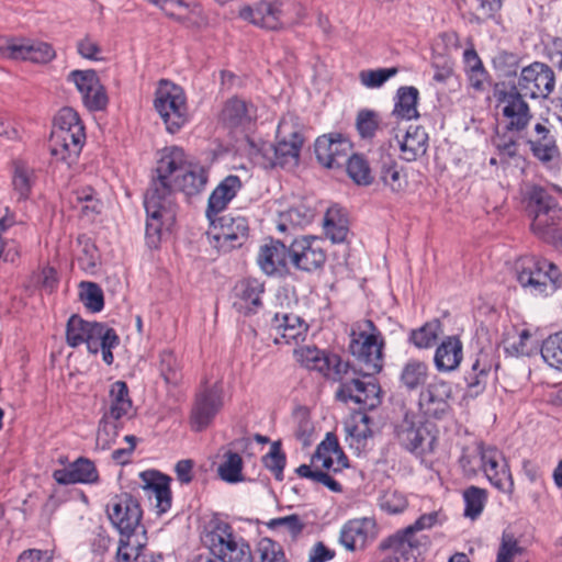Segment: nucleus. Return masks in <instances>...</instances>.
I'll return each instance as SVG.
<instances>
[{
    "label": "nucleus",
    "instance_id": "obj_55",
    "mask_svg": "<svg viewBox=\"0 0 562 562\" xmlns=\"http://www.w3.org/2000/svg\"><path fill=\"white\" fill-rule=\"evenodd\" d=\"M160 375L167 384H177L181 379L180 364L176 355L170 350H164L159 355Z\"/></svg>",
    "mask_w": 562,
    "mask_h": 562
},
{
    "label": "nucleus",
    "instance_id": "obj_63",
    "mask_svg": "<svg viewBox=\"0 0 562 562\" xmlns=\"http://www.w3.org/2000/svg\"><path fill=\"white\" fill-rule=\"evenodd\" d=\"M356 125L361 137H372L379 125L376 113L369 110L360 111L357 116Z\"/></svg>",
    "mask_w": 562,
    "mask_h": 562
},
{
    "label": "nucleus",
    "instance_id": "obj_54",
    "mask_svg": "<svg viewBox=\"0 0 562 562\" xmlns=\"http://www.w3.org/2000/svg\"><path fill=\"white\" fill-rule=\"evenodd\" d=\"M349 177L359 186H369L373 177L368 161L359 155H352L346 160Z\"/></svg>",
    "mask_w": 562,
    "mask_h": 562
},
{
    "label": "nucleus",
    "instance_id": "obj_15",
    "mask_svg": "<svg viewBox=\"0 0 562 562\" xmlns=\"http://www.w3.org/2000/svg\"><path fill=\"white\" fill-rule=\"evenodd\" d=\"M555 88L553 69L540 61H533L520 69L517 89L530 99L548 98Z\"/></svg>",
    "mask_w": 562,
    "mask_h": 562
},
{
    "label": "nucleus",
    "instance_id": "obj_33",
    "mask_svg": "<svg viewBox=\"0 0 562 562\" xmlns=\"http://www.w3.org/2000/svg\"><path fill=\"white\" fill-rule=\"evenodd\" d=\"M290 259V248L279 240H271L260 247L257 262L260 269L268 276L281 273Z\"/></svg>",
    "mask_w": 562,
    "mask_h": 562
},
{
    "label": "nucleus",
    "instance_id": "obj_64",
    "mask_svg": "<svg viewBox=\"0 0 562 562\" xmlns=\"http://www.w3.org/2000/svg\"><path fill=\"white\" fill-rule=\"evenodd\" d=\"M77 52L85 59L94 61L103 59L99 43L89 35L77 42Z\"/></svg>",
    "mask_w": 562,
    "mask_h": 562
},
{
    "label": "nucleus",
    "instance_id": "obj_13",
    "mask_svg": "<svg viewBox=\"0 0 562 562\" xmlns=\"http://www.w3.org/2000/svg\"><path fill=\"white\" fill-rule=\"evenodd\" d=\"M347 467V457L340 449L336 436L328 432L312 457V464H302L296 472L301 477L316 482L321 470L338 472Z\"/></svg>",
    "mask_w": 562,
    "mask_h": 562
},
{
    "label": "nucleus",
    "instance_id": "obj_19",
    "mask_svg": "<svg viewBox=\"0 0 562 562\" xmlns=\"http://www.w3.org/2000/svg\"><path fill=\"white\" fill-rule=\"evenodd\" d=\"M67 80L76 86L88 110L101 111L106 106L108 95L94 70H72Z\"/></svg>",
    "mask_w": 562,
    "mask_h": 562
},
{
    "label": "nucleus",
    "instance_id": "obj_47",
    "mask_svg": "<svg viewBox=\"0 0 562 562\" xmlns=\"http://www.w3.org/2000/svg\"><path fill=\"white\" fill-rule=\"evenodd\" d=\"M428 364L417 359L408 360L401 372L400 380L408 390H415L423 385L428 378Z\"/></svg>",
    "mask_w": 562,
    "mask_h": 562
},
{
    "label": "nucleus",
    "instance_id": "obj_12",
    "mask_svg": "<svg viewBox=\"0 0 562 562\" xmlns=\"http://www.w3.org/2000/svg\"><path fill=\"white\" fill-rule=\"evenodd\" d=\"M207 238L210 244L220 251L227 252L240 247L248 237V223L243 216L231 214L209 218Z\"/></svg>",
    "mask_w": 562,
    "mask_h": 562
},
{
    "label": "nucleus",
    "instance_id": "obj_45",
    "mask_svg": "<svg viewBox=\"0 0 562 562\" xmlns=\"http://www.w3.org/2000/svg\"><path fill=\"white\" fill-rule=\"evenodd\" d=\"M243 468L241 457L237 452L227 451L217 467V474L222 481L228 484L240 483L245 481Z\"/></svg>",
    "mask_w": 562,
    "mask_h": 562
},
{
    "label": "nucleus",
    "instance_id": "obj_24",
    "mask_svg": "<svg viewBox=\"0 0 562 562\" xmlns=\"http://www.w3.org/2000/svg\"><path fill=\"white\" fill-rule=\"evenodd\" d=\"M265 284L257 279H243L234 288V307L245 315L257 313L262 306Z\"/></svg>",
    "mask_w": 562,
    "mask_h": 562
},
{
    "label": "nucleus",
    "instance_id": "obj_50",
    "mask_svg": "<svg viewBox=\"0 0 562 562\" xmlns=\"http://www.w3.org/2000/svg\"><path fill=\"white\" fill-rule=\"evenodd\" d=\"M122 427L123 419L103 414L97 431V446L103 450L109 449L115 442Z\"/></svg>",
    "mask_w": 562,
    "mask_h": 562
},
{
    "label": "nucleus",
    "instance_id": "obj_25",
    "mask_svg": "<svg viewBox=\"0 0 562 562\" xmlns=\"http://www.w3.org/2000/svg\"><path fill=\"white\" fill-rule=\"evenodd\" d=\"M376 536L375 522L371 518H358L347 521L340 529L339 542L349 551L364 548Z\"/></svg>",
    "mask_w": 562,
    "mask_h": 562
},
{
    "label": "nucleus",
    "instance_id": "obj_37",
    "mask_svg": "<svg viewBox=\"0 0 562 562\" xmlns=\"http://www.w3.org/2000/svg\"><path fill=\"white\" fill-rule=\"evenodd\" d=\"M533 132L535 137L529 140L533 156L543 162L551 161L559 155V149L551 131L544 123H537Z\"/></svg>",
    "mask_w": 562,
    "mask_h": 562
},
{
    "label": "nucleus",
    "instance_id": "obj_52",
    "mask_svg": "<svg viewBox=\"0 0 562 562\" xmlns=\"http://www.w3.org/2000/svg\"><path fill=\"white\" fill-rule=\"evenodd\" d=\"M93 323L94 322H87L77 315H72L67 323V344L74 348L81 344H86Z\"/></svg>",
    "mask_w": 562,
    "mask_h": 562
},
{
    "label": "nucleus",
    "instance_id": "obj_8",
    "mask_svg": "<svg viewBox=\"0 0 562 562\" xmlns=\"http://www.w3.org/2000/svg\"><path fill=\"white\" fill-rule=\"evenodd\" d=\"M154 105L169 133L179 132L189 121L187 97L183 89L161 80L155 93Z\"/></svg>",
    "mask_w": 562,
    "mask_h": 562
},
{
    "label": "nucleus",
    "instance_id": "obj_29",
    "mask_svg": "<svg viewBox=\"0 0 562 562\" xmlns=\"http://www.w3.org/2000/svg\"><path fill=\"white\" fill-rule=\"evenodd\" d=\"M120 342L119 336L113 328L101 323H93L86 342L89 352H102V359L106 364L113 363L112 349Z\"/></svg>",
    "mask_w": 562,
    "mask_h": 562
},
{
    "label": "nucleus",
    "instance_id": "obj_44",
    "mask_svg": "<svg viewBox=\"0 0 562 562\" xmlns=\"http://www.w3.org/2000/svg\"><path fill=\"white\" fill-rule=\"evenodd\" d=\"M324 231L333 243H342L348 235V221L341 209L331 206L324 216Z\"/></svg>",
    "mask_w": 562,
    "mask_h": 562
},
{
    "label": "nucleus",
    "instance_id": "obj_16",
    "mask_svg": "<svg viewBox=\"0 0 562 562\" xmlns=\"http://www.w3.org/2000/svg\"><path fill=\"white\" fill-rule=\"evenodd\" d=\"M397 437L407 450L420 457L432 453L437 445L435 426L416 423L413 417L408 416L400 424Z\"/></svg>",
    "mask_w": 562,
    "mask_h": 562
},
{
    "label": "nucleus",
    "instance_id": "obj_48",
    "mask_svg": "<svg viewBox=\"0 0 562 562\" xmlns=\"http://www.w3.org/2000/svg\"><path fill=\"white\" fill-rule=\"evenodd\" d=\"M294 356L297 362L308 370H314L319 373H328V356L324 351L315 347H301L294 350Z\"/></svg>",
    "mask_w": 562,
    "mask_h": 562
},
{
    "label": "nucleus",
    "instance_id": "obj_62",
    "mask_svg": "<svg viewBox=\"0 0 562 562\" xmlns=\"http://www.w3.org/2000/svg\"><path fill=\"white\" fill-rule=\"evenodd\" d=\"M294 420L296 438L302 441L303 445H308L314 431V426L308 412L306 409L296 411L294 414Z\"/></svg>",
    "mask_w": 562,
    "mask_h": 562
},
{
    "label": "nucleus",
    "instance_id": "obj_60",
    "mask_svg": "<svg viewBox=\"0 0 562 562\" xmlns=\"http://www.w3.org/2000/svg\"><path fill=\"white\" fill-rule=\"evenodd\" d=\"M258 562H286L281 546L271 539L263 538L258 543Z\"/></svg>",
    "mask_w": 562,
    "mask_h": 562
},
{
    "label": "nucleus",
    "instance_id": "obj_36",
    "mask_svg": "<svg viewBox=\"0 0 562 562\" xmlns=\"http://www.w3.org/2000/svg\"><path fill=\"white\" fill-rule=\"evenodd\" d=\"M256 108L239 98L227 100L221 111L220 120L229 127L244 126L256 119Z\"/></svg>",
    "mask_w": 562,
    "mask_h": 562
},
{
    "label": "nucleus",
    "instance_id": "obj_2",
    "mask_svg": "<svg viewBox=\"0 0 562 562\" xmlns=\"http://www.w3.org/2000/svg\"><path fill=\"white\" fill-rule=\"evenodd\" d=\"M239 18L267 30L305 24L307 8L294 0H260L239 9Z\"/></svg>",
    "mask_w": 562,
    "mask_h": 562
},
{
    "label": "nucleus",
    "instance_id": "obj_56",
    "mask_svg": "<svg viewBox=\"0 0 562 562\" xmlns=\"http://www.w3.org/2000/svg\"><path fill=\"white\" fill-rule=\"evenodd\" d=\"M262 462L277 480L281 481L283 479L285 454L281 450L280 441L271 443L269 452L262 458Z\"/></svg>",
    "mask_w": 562,
    "mask_h": 562
},
{
    "label": "nucleus",
    "instance_id": "obj_17",
    "mask_svg": "<svg viewBox=\"0 0 562 562\" xmlns=\"http://www.w3.org/2000/svg\"><path fill=\"white\" fill-rule=\"evenodd\" d=\"M0 57L46 64L56 57V52L46 42L29 38H10L4 45H0Z\"/></svg>",
    "mask_w": 562,
    "mask_h": 562
},
{
    "label": "nucleus",
    "instance_id": "obj_51",
    "mask_svg": "<svg viewBox=\"0 0 562 562\" xmlns=\"http://www.w3.org/2000/svg\"><path fill=\"white\" fill-rule=\"evenodd\" d=\"M438 521V514L437 513H429L420 516L414 525L408 526L402 531L396 532L392 537H400L405 540H408L414 546V555L416 559H418L420 551H419V541L415 537V532L424 529L431 528L435 526Z\"/></svg>",
    "mask_w": 562,
    "mask_h": 562
},
{
    "label": "nucleus",
    "instance_id": "obj_57",
    "mask_svg": "<svg viewBox=\"0 0 562 562\" xmlns=\"http://www.w3.org/2000/svg\"><path fill=\"white\" fill-rule=\"evenodd\" d=\"M397 74V69L392 68H379L374 70H362L359 74V80L362 86L374 89L380 88L384 82H386L391 77Z\"/></svg>",
    "mask_w": 562,
    "mask_h": 562
},
{
    "label": "nucleus",
    "instance_id": "obj_38",
    "mask_svg": "<svg viewBox=\"0 0 562 562\" xmlns=\"http://www.w3.org/2000/svg\"><path fill=\"white\" fill-rule=\"evenodd\" d=\"M71 205L88 221H93L101 213L103 206L94 189L90 186L79 187L72 191Z\"/></svg>",
    "mask_w": 562,
    "mask_h": 562
},
{
    "label": "nucleus",
    "instance_id": "obj_9",
    "mask_svg": "<svg viewBox=\"0 0 562 562\" xmlns=\"http://www.w3.org/2000/svg\"><path fill=\"white\" fill-rule=\"evenodd\" d=\"M496 97L497 124L510 133L524 131L531 119L529 104L525 95L518 91L517 86L509 90L494 91Z\"/></svg>",
    "mask_w": 562,
    "mask_h": 562
},
{
    "label": "nucleus",
    "instance_id": "obj_5",
    "mask_svg": "<svg viewBox=\"0 0 562 562\" xmlns=\"http://www.w3.org/2000/svg\"><path fill=\"white\" fill-rule=\"evenodd\" d=\"M303 138L295 116H283L277 128V144L262 143L256 154L265 167H294L299 162Z\"/></svg>",
    "mask_w": 562,
    "mask_h": 562
},
{
    "label": "nucleus",
    "instance_id": "obj_20",
    "mask_svg": "<svg viewBox=\"0 0 562 562\" xmlns=\"http://www.w3.org/2000/svg\"><path fill=\"white\" fill-rule=\"evenodd\" d=\"M352 150L350 140L341 134L323 135L316 139L315 154L318 161L327 167H339Z\"/></svg>",
    "mask_w": 562,
    "mask_h": 562
},
{
    "label": "nucleus",
    "instance_id": "obj_31",
    "mask_svg": "<svg viewBox=\"0 0 562 562\" xmlns=\"http://www.w3.org/2000/svg\"><path fill=\"white\" fill-rule=\"evenodd\" d=\"M241 180L239 177L229 175L225 177L212 191L206 209V217L217 216L224 211L229 202L237 195L241 189Z\"/></svg>",
    "mask_w": 562,
    "mask_h": 562
},
{
    "label": "nucleus",
    "instance_id": "obj_35",
    "mask_svg": "<svg viewBox=\"0 0 562 562\" xmlns=\"http://www.w3.org/2000/svg\"><path fill=\"white\" fill-rule=\"evenodd\" d=\"M395 142L401 157L406 161H414L426 153L428 135L420 126H409L402 136L396 135Z\"/></svg>",
    "mask_w": 562,
    "mask_h": 562
},
{
    "label": "nucleus",
    "instance_id": "obj_7",
    "mask_svg": "<svg viewBox=\"0 0 562 562\" xmlns=\"http://www.w3.org/2000/svg\"><path fill=\"white\" fill-rule=\"evenodd\" d=\"M526 211L531 218L532 233L540 238H548L562 224V206L541 187H532L527 192Z\"/></svg>",
    "mask_w": 562,
    "mask_h": 562
},
{
    "label": "nucleus",
    "instance_id": "obj_30",
    "mask_svg": "<svg viewBox=\"0 0 562 562\" xmlns=\"http://www.w3.org/2000/svg\"><path fill=\"white\" fill-rule=\"evenodd\" d=\"M463 359V345L459 337L448 336L437 347L434 364L438 372L456 371Z\"/></svg>",
    "mask_w": 562,
    "mask_h": 562
},
{
    "label": "nucleus",
    "instance_id": "obj_21",
    "mask_svg": "<svg viewBox=\"0 0 562 562\" xmlns=\"http://www.w3.org/2000/svg\"><path fill=\"white\" fill-rule=\"evenodd\" d=\"M308 325L299 315L292 313H277L270 325V336L274 344L299 342L305 339Z\"/></svg>",
    "mask_w": 562,
    "mask_h": 562
},
{
    "label": "nucleus",
    "instance_id": "obj_43",
    "mask_svg": "<svg viewBox=\"0 0 562 562\" xmlns=\"http://www.w3.org/2000/svg\"><path fill=\"white\" fill-rule=\"evenodd\" d=\"M380 180L393 193H402L408 187L407 175L403 167L394 160H385L380 169Z\"/></svg>",
    "mask_w": 562,
    "mask_h": 562
},
{
    "label": "nucleus",
    "instance_id": "obj_42",
    "mask_svg": "<svg viewBox=\"0 0 562 562\" xmlns=\"http://www.w3.org/2000/svg\"><path fill=\"white\" fill-rule=\"evenodd\" d=\"M419 92L415 87H401L396 92L393 114L403 120L418 117L417 101Z\"/></svg>",
    "mask_w": 562,
    "mask_h": 562
},
{
    "label": "nucleus",
    "instance_id": "obj_26",
    "mask_svg": "<svg viewBox=\"0 0 562 562\" xmlns=\"http://www.w3.org/2000/svg\"><path fill=\"white\" fill-rule=\"evenodd\" d=\"M54 480L61 485L94 484L99 481V473L94 463L87 458H78L53 472Z\"/></svg>",
    "mask_w": 562,
    "mask_h": 562
},
{
    "label": "nucleus",
    "instance_id": "obj_53",
    "mask_svg": "<svg viewBox=\"0 0 562 562\" xmlns=\"http://www.w3.org/2000/svg\"><path fill=\"white\" fill-rule=\"evenodd\" d=\"M541 356L549 366L562 370V331L554 333L543 340Z\"/></svg>",
    "mask_w": 562,
    "mask_h": 562
},
{
    "label": "nucleus",
    "instance_id": "obj_27",
    "mask_svg": "<svg viewBox=\"0 0 562 562\" xmlns=\"http://www.w3.org/2000/svg\"><path fill=\"white\" fill-rule=\"evenodd\" d=\"M140 479L145 495L159 513H166L171 507L170 479L157 471L142 472Z\"/></svg>",
    "mask_w": 562,
    "mask_h": 562
},
{
    "label": "nucleus",
    "instance_id": "obj_28",
    "mask_svg": "<svg viewBox=\"0 0 562 562\" xmlns=\"http://www.w3.org/2000/svg\"><path fill=\"white\" fill-rule=\"evenodd\" d=\"M520 58L516 53L499 50L494 57V91L517 86Z\"/></svg>",
    "mask_w": 562,
    "mask_h": 562
},
{
    "label": "nucleus",
    "instance_id": "obj_39",
    "mask_svg": "<svg viewBox=\"0 0 562 562\" xmlns=\"http://www.w3.org/2000/svg\"><path fill=\"white\" fill-rule=\"evenodd\" d=\"M496 562H527L521 539L510 526L502 533Z\"/></svg>",
    "mask_w": 562,
    "mask_h": 562
},
{
    "label": "nucleus",
    "instance_id": "obj_41",
    "mask_svg": "<svg viewBox=\"0 0 562 562\" xmlns=\"http://www.w3.org/2000/svg\"><path fill=\"white\" fill-rule=\"evenodd\" d=\"M379 549L387 554L380 562H418L414 546L400 537H389L380 542Z\"/></svg>",
    "mask_w": 562,
    "mask_h": 562
},
{
    "label": "nucleus",
    "instance_id": "obj_59",
    "mask_svg": "<svg viewBox=\"0 0 562 562\" xmlns=\"http://www.w3.org/2000/svg\"><path fill=\"white\" fill-rule=\"evenodd\" d=\"M465 503L464 516L475 519L483 509L485 493L476 487H470L463 493Z\"/></svg>",
    "mask_w": 562,
    "mask_h": 562
},
{
    "label": "nucleus",
    "instance_id": "obj_32",
    "mask_svg": "<svg viewBox=\"0 0 562 562\" xmlns=\"http://www.w3.org/2000/svg\"><path fill=\"white\" fill-rule=\"evenodd\" d=\"M370 417L361 412L351 414L344 424L345 440L349 448L360 453L364 450L368 439L372 437Z\"/></svg>",
    "mask_w": 562,
    "mask_h": 562
},
{
    "label": "nucleus",
    "instance_id": "obj_14",
    "mask_svg": "<svg viewBox=\"0 0 562 562\" xmlns=\"http://www.w3.org/2000/svg\"><path fill=\"white\" fill-rule=\"evenodd\" d=\"M452 384L434 379L419 393L418 411L425 418L442 419L451 411Z\"/></svg>",
    "mask_w": 562,
    "mask_h": 562
},
{
    "label": "nucleus",
    "instance_id": "obj_34",
    "mask_svg": "<svg viewBox=\"0 0 562 562\" xmlns=\"http://www.w3.org/2000/svg\"><path fill=\"white\" fill-rule=\"evenodd\" d=\"M103 414L123 420L133 416V402L125 382L115 381L111 384Z\"/></svg>",
    "mask_w": 562,
    "mask_h": 562
},
{
    "label": "nucleus",
    "instance_id": "obj_6",
    "mask_svg": "<svg viewBox=\"0 0 562 562\" xmlns=\"http://www.w3.org/2000/svg\"><path fill=\"white\" fill-rule=\"evenodd\" d=\"M349 349L358 360L364 375H373L382 369V348L384 340L381 331L370 319L355 324L350 334Z\"/></svg>",
    "mask_w": 562,
    "mask_h": 562
},
{
    "label": "nucleus",
    "instance_id": "obj_61",
    "mask_svg": "<svg viewBox=\"0 0 562 562\" xmlns=\"http://www.w3.org/2000/svg\"><path fill=\"white\" fill-rule=\"evenodd\" d=\"M379 504L382 510L389 514H398L406 508L407 499L397 491H385L380 496Z\"/></svg>",
    "mask_w": 562,
    "mask_h": 562
},
{
    "label": "nucleus",
    "instance_id": "obj_4",
    "mask_svg": "<svg viewBox=\"0 0 562 562\" xmlns=\"http://www.w3.org/2000/svg\"><path fill=\"white\" fill-rule=\"evenodd\" d=\"M85 140V127L79 114L71 108L59 110L49 139L50 155L70 166L78 159Z\"/></svg>",
    "mask_w": 562,
    "mask_h": 562
},
{
    "label": "nucleus",
    "instance_id": "obj_23",
    "mask_svg": "<svg viewBox=\"0 0 562 562\" xmlns=\"http://www.w3.org/2000/svg\"><path fill=\"white\" fill-rule=\"evenodd\" d=\"M379 393L380 387L374 382L351 379L340 383L336 397L344 403L352 401L368 408H373L380 404Z\"/></svg>",
    "mask_w": 562,
    "mask_h": 562
},
{
    "label": "nucleus",
    "instance_id": "obj_1",
    "mask_svg": "<svg viewBox=\"0 0 562 562\" xmlns=\"http://www.w3.org/2000/svg\"><path fill=\"white\" fill-rule=\"evenodd\" d=\"M207 179V170L201 164L189 160L182 148L171 146L160 151L144 199L147 215L145 234L149 247H157L162 233L170 231L176 222V192L188 196L199 194Z\"/></svg>",
    "mask_w": 562,
    "mask_h": 562
},
{
    "label": "nucleus",
    "instance_id": "obj_22",
    "mask_svg": "<svg viewBox=\"0 0 562 562\" xmlns=\"http://www.w3.org/2000/svg\"><path fill=\"white\" fill-rule=\"evenodd\" d=\"M108 515L120 533L144 530L139 526L140 508L131 497L126 496L114 499L108 507Z\"/></svg>",
    "mask_w": 562,
    "mask_h": 562
},
{
    "label": "nucleus",
    "instance_id": "obj_46",
    "mask_svg": "<svg viewBox=\"0 0 562 562\" xmlns=\"http://www.w3.org/2000/svg\"><path fill=\"white\" fill-rule=\"evenodd\" d=\"M35 171L23 161H15L13 167L12 184L20 200L29 199L35 183Z\"/></svg>",
    "mask_w": 562,
    "mask_h": 562
},
{
    "label": "nucleus",
    "instance_id": "obj_10",
    "mask_svg": "<svg viewBox=\"0 0 562 562\" xmlns=\"http://www.w3.org/2000/svg\"><path fill=\"white\" fill-rule=\"evenodd\" d=\"M203 541L211 553L223 562H252L249 544L234 535L227 524H218L204 535Z\"/></svg>",
    "mask_w": 562,
    "mask_h": 562
},
{
    "label": "nucleus",
    "instance_id": "obj_49",
    "mask_svg": "<svg viewBox=\"0 0 562 562\" xmlns=\"http://www.w3.org/2000/svg\"><path fill=\"white\" fill-rule=\"evenodd\" d=\"M442 334V325L439 319L427 322L422 327L413 329L409 341L418 349H427L435 345Z\"/></svg>",
    "mask_w": 562,
    "mask_h": 562
},
{
    "label": "nucleus",
    "instance_id": "obj_3",
    "mask_svg": "<svg viewBox=\"0 0 562 562\" xmlns=\"http://www.w3.org/2000/svg\"><path fill=\"white\" fill-rule=\"evenodd\" d=\"M516 280L535 296L548 297L562 288V272L552 261L536 256H521L514 263Z\"/></svg>",
    "mask_w": 562,
    "mask_h": 562
},
{
    "label": "nucleus",
    "instance_id": "obj_40",
    "mask_svg": "<svg viewBox=\"0 0 562 562\" xmlns=\"http://www.w3.org/2000/svg\"><path fill=\"white\" fill-rule=\"evenodd\" d=\"M146 546L145 530L121 533L115 554L116 562L138 561Z\"/></svg>",
    "mask_w": 562,
    "mask_h": 562
},
{
    "label": "nucleus",
    "instance_id": "obj_18",
    "mask_svg": "<svg viewBox=\"0 0 562 562\" xmlns=\"http://www.w3.org/2000/svg\"><path fill=\"white\" fill-rule=\"evenodd\" d=\"M290 259L293 265L304 271H314L326 261L324 240L315 236L294 239L290 246Z\"/></svg>",
    "mask_w": 562,
    "mask_h": 562
},
{
    "label": "nucleus",
    "instance_id": "obj_11",
    "mask_svg": "<svg viewBox=\"0 0 562 562\" xmlns=\"http://www.w3.org/2000/svg\"><path fill=\"white\" fill-rule=\"evenodd\" d=\"M224 405L223 379L205 378L195 396L191 412L192 427L196 431L205 429Z\"/></svg>",
    "mask_w": 562,
    "mask_h": 562
},
{
    "label": "nucleus",
    "instance_id": "obj_58",
    "mask_svg": "<svg viewBox=\"0 0 562 562\" xmlns=\"http://www.w3.org/2000/svg\"><path fill=\"white\" fill-rule=\"evenodd\" d=\"M80 299L92 312H100L103 308V293L95 283L81 282Z\"/></svg>",
    "mask_w": 562,
    "mask_h": 562
}]
</instances>
